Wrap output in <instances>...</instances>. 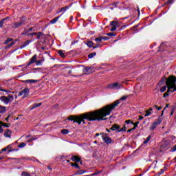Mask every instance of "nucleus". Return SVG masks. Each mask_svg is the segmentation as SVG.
I'll list each match as a JSON object with an SVG mask.
<instances>
[{
    "label": "nucleus",
    "mask_w": 176,
    "mask_h": 176,
    "mask_svg": "<svg viewBox=\"0 0 176 176\" xmlns=\"http://www.w3.org/2000/svg\"><path fill=\"white\" fill-rule=\"evenodd\" d=\"M98 47H101V45L100 44H96V45L93 47V49H98Z\"/></svg>",
    "instance_id": "a18cd8bd"
},
{
    "label": "nucleus",
    "mask_w": 176,
    "mask_h": 176,
    "mask_svg": "<svg viewBox=\"0 0 176 176\" xmlns=\"http://www.w3.org/2000/svg\"><path fill=\"white\" fill-rule=\"evenodd\" d=\"M3 122L2 121L0 122V126L2 127V126H3Z\"/></svg>",
    "instance_id": "680f3d73"
},
{
    "label": "nucleus",
    "mask_w": 176,
    "mask_h": 176,
    "mask_svg": "<svg viewBox=\"0 0 176 176\" xmlns=\"http://www.w3.org/2000/svg\"><path fill=\"white\" fill-rule=\"evenodd\" d=\"M30 137H31V135H26V138H30Z\"/></svg>",
    "instance_id": "338daca9"
},
{
    "label": "nucleus",
    "mask_w": 176,
    "mask_h": 176,
    "mask_svg": "<svg viewBox=\"0 0 176 176\" xmlns=\"http://www.w3.org/2000/svg\"><path fill=\"white\" fill-rule=\"evenodd\" d=\"M111 31H112V32L116 31V26H112Z\"/></svg>",
    "instance_id": "8fccbe9b"
},
{
    "label": "nucleus",
    "mask_w": 176,
    "mask_h": 176,
    "mask_svg": "<svg viewBox=\"0 0 176 176\" xmlns=\"http://www.w3.org/2000/svg\"><path fill=\"white\" fill-rule=\"evenodd\" d=\"M20 20V22H15L12 23V28L16 30V28H19V27H21L23 24H25V20H27V18H25V16H22Z\"/></svg>",
    "instance_id": "39448f33"
},
{
    "label": "nucleus",
    "mask_w": 176,
    "mask_h": 176,
    "mask_svg": "<svg viewBox=\"0 0 176 176\" xmlns=\"http://www.w3.org/2000/svg\"><path fill=\"white\" fill-rule=\"evenodd\" d=\"M9 16L2 19L0 21V28H2L3 27V24L6 23V20H8Z\"/></svg>",
    "instance_id": "4468645a"
},
{
    "label": "nucleus",
    "mask_w": 176,
    "mask_h": 176,
    "mask_svg": "<svg viewBox=\"0 0 176 176\" xmlns=\"http://www.w3.org/2000/svg\"><path fill=\"white\" fill-rule=\"evenodd\" d=\"M72 20H74V16H70V21H72Z\"/></svg>",
    "instance_id": "e2e57ef3"
},
{
    "label": "nucleus",
    "mask_w": 176,
    "mask_h": 176,
    "mask_svg": "<svg viewBox=\"0 0 176 176\" xmlns=\"http://www.w3.org/2000/svg\"><path fill=\"white\" fill-rule=\"evenodd\" d=\"M36 60L37 56L35 54L30 58V62L28 63V67H30V65H31V64H34V63H36Z\"/></svg>",
    "instance_id": "9d476101"
},
{
    "label": "nucleus",
    "mask_w": 176,
    "mask_h": 176,
    "mask_svg": "<svg viewBox=\"0 0 176 176\" xmlns=\"http://www.w3.org/2000/svg\"><path fill=\"white\" fill-rule=\"evenodd\" d=\"M144 119V117L142 116H139L138 120H142Z\"/></svg>",
    "instance_id": "864d4df0"
},
{
    "label": "nucleus",
    "mask_w": 176,
    "mask_h": 176,
    "mask_svg": "<svg viewBox=\"0 0 176 176\" xmlns=\"http://www.w3.org/2000/svg\"><path fill=\"white\" fill-rule=\"evenodd\" d=\"M168 93H172L171 91H168V90L164 94V97L166 98V97H168V96H169Z\"/></svg>",
    "instance_id": "c03bdc74"
},
{
    "label": "nucleus",
    "mask_w": 176,
    "mask_h": 176,
    "mask_svg": "<svg viewBox=\"0 0 176 176\" xmlns=\"http://www.w3.org/2000/svg\"><path fill=\"white\" fill-rule=\"evenodd\" d=\"M41 105H42L41 102H40V103H34L32 105V107H30V109L31 110L34 109V108H38V107H41Z\"/></svg>",
    "instance_id": "aec40b11"
},
{
    "label": "nucleus",
    "mask_w": 176,
    "mask_h": 176,
    "mask_svg": "<svg viewBox=\"0 0 176 176\" xmlns=\"http://www.w3.org/2000/svg\"><path fill=\"white\" fill-rule=\"evenodd\" d=\"M12 41H13V38H8L7 40L5 41L4 45H8V43H9V42H12Z\"/></svg>",
    "instance_id": "473e14b6"
},
{
    "label": "nucleus",
    "mask_w": 176,
    "mask_h": 176,
    "mask_svg": "<svg viewBox=\"0 0 176 176\" xmlns=\"http://www.w3.org/2000/svg\"><path fill=\"white\" fill-rule=\"evenodd\" d=\"M0 100L2 101V102H4V104H8L12 102V101L14 100V97L13 95H9L8 97L1 96Z\"/></svg>",
    "instance_id": "20e7f679"
},
{
    "label": "nucleus",
    "mask_w": 176,
    "mask_h": 176,
    "mask_svg": "<svg viewBox=\"0 0 176 176\" xmlns=\"http://www.w3.org/2000/svg\"><path fill=\"white\" fill-rule=\"evenodd\" d=\"M6 148H7V150H8V149H12V146H10V145L6 146Z\"/></svg>",
    "instance_id": "052dcab7"
},
{
    "label": "nucleus",
    "mask_w": 176,
    "mask_h": 176,
    "mask_svg": "<svg viewBox=\"0 0 176 176\" xmlns=\"http://www.w3.org/2000/svg\"><path fill=\"white\" fill-rule=\"evenodd\" d=\"M151 138H152V135H148L146 140L144 141L143 144H148V142H149V141H151Z\"/></svg>",
    "instance_id": "393cba45"
},
{
    "label": "nucleus",
    "mask_w": 176,
    "mask_h": 176,
    "mask_svg": "<svg viewBox=\"0 0 176 176\" xmlns=\"http://www.w3.org/2000/svg\"><path fill=\"white\" fill-rule=\"evenodd\" d=\"M157 111H160L162 109V107H157Z\"/></svg>",
    "instance_id": "69168bd1"
},
{
    "label": "nucleus",
    "mask_w": 176,
    "mask_h": 176,
    "mask_svg": "<svg viewBox=\"0 0 176 176\" xmlns=\"http://www.w3.org/2000/svg\"><path fill=\"white\" fill-rule=\"evenodd\" d=\"M31 43L30 40H27L25 42L23 43V44L20 47V49H24V47H26V46H28L30 43Z\"/></svg>",
    "instance_id": "dca6fc26"
},
{
    "label": "nucleus",
    "mask_w": 176,
    "mask_h": 176,
    "mask_svg": "<svg viewBox=\"0 0 176 176\" xmlns=\"http://www.w3.org/2000/svg\"><path fill=\"white\" fill-rule=\"evenodd\" d=\"M163 148H170L169 143L167 141H165L162 144Z\"/></svg>",
    "instance_id": "b1692460"
},
{
    "label": "nucleus",
    "mask_w": 176,
    "mask_h": 176,
    "mask_svg": "<svg viewBox=\"0 0 176 176\" xmlns=\"http://www.w3.org/2000/svg\"><path fill=\"white\" fill-rule=\"evenodd\" d=\"M61 17V16H57L50 21V24H56L57 21H58V19Z\"/></svg>",
    "instance_id": "f3484780"
},
{
    "label": "nucleus",
    "mask_w": 176,
    "mask_h": 176,
    "mask_svg": "<svg viewBox=\"0 0 176 176\" xmlns=\"http://www.w3.org/2000/svg\"><path fill=\"white\" fill-rule=\"evenodd\" d=\"M118 23L115 21H111V25L112 27H118Z\"/></svg>",
    "instance_id": "c756f323"
},
{
    "label": "nucleus",
    "mask_w": 176,
    "mask_h": 176,
    "mask_svg": "<svg viewBox=\"0 0 176 176\" xmlns=\"http://www.w3.org/2000/svg\"><path fill=\"white\" fill-rule=\"evenodd\" d=\"M36 140H38V136H35L33 138H30L27 140V142H32V141H35Z\"/></svg>",
    "instance_id": "cd10ccee"
},
{
    "label": "nucleus",
    "mask_w": 176,
    "mask_h": 176,
    "mask_svg": "<svg viewBox=\"0 0 176 176\" xmlns=\"http://www.w3.org/2000/svg\"><path fill=\"white\" fill-rule=\"evenodd\" d=\"M126 124H133V122L131 120H128L125 121Z\"/></svg>",
    "instance_id": "a19ab883"
},
{
    "label": "nucleus",
    "mask_w": 176,
    "mask_h": 176,
    "mask_svg": "<svg viewBox=\"0 0 176 176\" xmlns=\"http://www.w3.org/2000/svg\"><path fill=\"white\" fill-rule=\"evenodd\" d=\"M167 85L166 86H164L160 89V91L161 93H164V91H166V90H167Z\"/></svg>",
    "instance_id": "2f4dec72"
},
{
    "label": "nucleus",
    "mask_w": 176,
    "mask_h": 176,
    "mask_svg": "<svg viewBox=\"0 0 176 176\" xmlns=\"http://www.w3.org/2000/svg\"><path fill=\"white\" fill-rule=\"evenodd\" d=\"M70 164L72 167H75L76 168H80L79 165L78 164H74L72 162Z\"/></svg>",
    "instance_id": "58836bf2"
},
{
    "label": "nucleus",
    "mask_w": 176,
    "mask_h": 176,
    "mask_svg": "<svg viewBox=\"0 0 176 176\" xmlns=\"http://www.w3.org/2000/svg\"><path fill=\"white\" fill-rule=\"evenodd\" d=\"M6 122H9V117H7L6 119H5Z\"/></svg>",
    "instance_id": "0e129e2a"
},
{
    "label": "nucleus",
    "mask_w": 176,
    "mask_h": 176,
    "mask_svg": "<svg viewBox=\"0 0 176 176\" xmlns=\"http://www.w3.org/2000/svg\"><path fill=\"white\" fill-rule=\"evenodd\" d=\"M168 107V104H166L165 107L164 109H166Z\"/></svg>",
    "instance_id": "774afa93"
},
{
    "label": "nucleus",
    "mask_w": 176,
    "mask_h": 176,
    "mask_svg": "<svg viewBox=\"0 0 176 176\" xmlns=\"http://www.w3.org/2000/svg\"><path fill=\"white\" fill-rule=\"evenodd\" d=\"M172 115H174V109H171V111H170V116H172Z\"/></svg>",
    "instance_id": "5fc2aeb1"
},
{
    "label": "nucleus",
    "mask_w": 176,
    "mask_h": 176,
    "mask_svg": "<svg viewBox=\"0 0 176 176\" xmlns=\"http://www.w3.org/2000/svg\"><path fill=\"white\" fill-rule=\"evenodd\" d=\"M163 121V120L159 117L157 120H155V121L153 123L152 126L150 127V130L151 131H153V130H155L157 126L160 125L162 124V122Z\"/></svg>",
    "instance_id": "0eeeda50"
},
{
    "label": "nucleus",
    "mask_w": 176,
    "mask_h": 176,
    "mask_svg": "<svg viewBox=\"0 0 176 176\" xmlns=\"http://www.w3.org/2000/svg\"><path fill=\"white\" fill-rule=\"evenodd\" d=\"M16 44V42H12L10 44H8L6 47V49H9L10 47H12V46H13L14 45Z\"/></svg>",
    "instance_id": "c9c22d12"
},
{
    "label": "nucleus",
    "mask_w": 176,
    "mask_h": 176,
    "mask_svg": "<svg viewBox=\"0 0 176 176\" xmlns=\"http://www.w3.org/2000/svg\"><path fill=\"white\" fill-rule=\"evenodd\" d=\"M69 9V7L65 6L60 8V10L58 12V13H61V12H67Z\"/></svg>",
    "instance_id": "6ab92c4d"
},
{
    "label": "nucleus",
    "mask_w": 176,
    "mask_h": 176,
    "mask_svg": "<svg viewBox=\"0 0 176 176\" xmlns=\"http://www.w3.org/2000/svg\"><path fill=\"white\" fill-rule=\"evenodd\" d=\"M97 55V53H96V52H92V53H91V54H89V55H88V58H93V57H94L95 56H96Z\"/></svg>",
    "instance_id": "bb28decb"
},
{
    "label": "nucleus",
    "mask_w": 176,
    "mask_h": 176,
    "mask_svg": "<svg viewBox=\"0 0 176 176\" xmlns=\"http://www.w3.org/2000/svg\"><path fill=\"white\" fill-rule=\"evenodd\" d=\"M62 134L65 135L68 134L69 133V131L68 129H63L61 131Z\"/></svg>",
    "instance_id": "f704fd0d"
},
{
    "label": "nucleus",
    "mask_w": 176,
    "mask_h": 176,
    "mask_svg": "<svg viewBox=\"0 0 176 176\" xmlns=\"http://www.w3.org/2000/svg\"><path fill=\"white\" fill-rule=\"evenodd\" d=\"M152 113H151V111H149V110H146V114L144 115L145 118L150 116V115H151Z\"/></svg>",
    "instance_id": "ea45409f"
},
{
    "label": "nucleus",
    "mask_w": 176,
    "mask_h": 176,
    "mask_svg": "<svg viewBox=\"0 0 176 176\" xmlns=\"http://www.w3.org/2000/svg\"><path fill=\"white\" fill-rule=\"evenodd\" d=\"M110 130L112 131H118V133H122V131H126V125H124V127L120 129V126L114 124L112 125V127L110 128Z\"/></svg>",
    "instance_id": "423d86ee"
},
{
    "label": "nucleus",
    "mask_w": 176,
    "mask_h": 176,
    "mask_svg": "<svg viewBox=\"0 0 176 176\" xmlns=\"http://www.w3.org/2000/svg\"><path fill=\"white\" fill-rule=\"evenodd\" d=\"M164 171H166V169H161L160 173V174H163L164 173Z\"/></svg>",
    "instance_id": "603ef678"
},
{
    "label": "nucleus",
    "mask_w": 176,
    "mask_h": 176,
    "mask_svg": "<svg viewBox=\"0 0 176 176\" xmlns=\"http://www.w3.org/2000/svg\"><path fill=\"white\" fill-rule=\"evenodd\" d=\"M4 136L6 138H10L12 137V131L7 129L4 133Z\"/></svg>",
    "instance_id": "ddd939ff"
},
{
    "label": "nucleus",
    "mask_w": 176,
    "mask_h": 176,
    "mask_svg": "<svg viewBox=\"0 0 176 176\" xmlns=\"http://www.w3.org/2000/svg\"><path fill=\"white\" fill-rule=\"evenodd\" d=\"M102 138L103 141H104V142L107 144V145H109V144H111L112 142V139H111V138H109V136H108V134L107 133L103 134L102 135Z\"/></svg>",
    "instance_id": "1a4fd4ad"
},
{
    "label": "nucleus",
    "mask_w": 176,
    "mask_h": 176,
    "mask_svg": "<svg viewBox=\"0 0 176 176\" xmlns=\"http://www.w3.org/2000/svg\"><path fill=\"white\" fill-rule=\"evenodd\" d=\"M176 77L171 76L168 78L166 77H162V78L160 81V85H163V83H166L168 87V91H176Z\"/></svg>",
    "instance_id": "f03ea898"
},
{
    "label": "nucleus",
    "mask_w": 176,
    "mask_h": 176,
    "mask_svg": "<svg viewBox=\"0 0 176 176\" xmlns=\"http://www.w3.org/2000/svg\"><path fill=\"white\" fill-rule=\"evenodd\" d=\"M24 95L23 90L19 91V94H18V97H21V96Z\"/></svg>",
    "instance_id": "de8ad7c7"
},
{
    "label": "nucleus",
    "mask_w": 176,
    "mask_h": 176,
    "mask_svg": "<svg viewBox=\"0 0 176 176\" xmlns=\"http://www.w3.org/2000/svg\"><path fill=\"white\" fill-rule=\"evenodd\" d=\"M126 98H127V96H124L122 98H120V100H116L113 104H109L102 107V109H104V108L107 107L105 110H103V112H107L108 111H110L109 114H107V116L111 115V112H112V111H113V109H115V108H116V107H118V105L120 104V101H124V100H126Z\"/></svg>",
    "instance_id": "7ed1b4c3"
},
{
    "label": "nucleus",
    "mask_w": 176,
    "mask_h": 176,
    "mask_svg": "<svg viewBox=\"0 0 176 176\" xmlns=\"http://www.w3.org/2000/svg\"><path fill=\"white\" fill-rule=\"evenodd\" d=\"M6 112V107L0 105V113H5Z\"/></svg>",
    "instance_id": "5701e85b"
},
{
    "label": "nucleus",
    "mask_w": 176,
    "mask_h": 176,
    "mask_svg": "<svg viewBox=\"0 0 176 176\" xmlns=\"http://www.w3.org/2000/svg\"><path fill=\"white\" fill-rule=\"evenodd\" d=\"M22 91L23 93V96L22 98H25L28 97V96H30V89L25 88L22 90Z\"/></svg>",
    "instance_id": "9b49d317"
},
{
    "label": "nucleus",
    "mask_w": 176,
    "mask_h": 176,
    "mask_svg": "<svg viewBox=\"0 0 176 176\" xmlns=\"http://www.w3.org/2000/svg\"><path fill=\"white\" fill-rule=\"evenodd\" d=\"M108 39H109V37H107V36L102 37L103 41H108Z\"/></svg>",
    "instance_id": "3c124183"
},
{
    "label": "nucleus",
    "mask_w": 176,
    "mask_h": 176,
    "mask_svg": "<svg viewBox=\"0 0 176 176\" xmlns=\"http://www.w3.org/2000/svg\"><path fill=\"white\" fill-rule=\"evenodd\" d=\"M71 160H72V162H77V163H79V162H80V158L78 156L73 155L71 157Z\"/></svg>",
    "instance_id": "2eb2a0df"
},
{
    "label": "nucleus",
    "mask_w": 176,
    "mask_h": 176,
    "mask_svg": "<svg viewBox=\"0 0 176 176\" xmlns=\"http://www.w3.org/2000/svg\"><path fill=\"white\" fill-rule=\"evenodd\" d=\"M133 126H134V127L133 128V130H135V129H137V127H138V124H140V122H133V124H132Z\"/></svg>",
    "instance_id": "c85d7f7f"
},
{
    "label": "nucleus",
    "mask_w": 176,
    "mask_h": 176,
    "mask_svg": "<svg viewBox=\"0 0 176 176\" xmlns=\"http://www.w3.org/2000/svg\"><path fill=\"white\" fill-rule=\"evenodd\" d=\"M93 45H94V43L91 41L87 42V46H88V47H93Z\"/></svg>",
    "instance_id": "a878e982"
},
{
    "label": "nucleus",
    "mask_w": 176,
    "mask_h": 176,
    "mask_svg": "<svg viewBox=\"0 0 176 176\" xmlns=\"http://www.w3.org/2000/svg\"><path fill=\"white\" fill-rule=\"evenodd\" d=\"M3 127H10V124L4 123Z\"/></svg>",
    "instance_id": "49530a36"
},
{
    "label": "nucleus",
    "mask_w": 176,
    "mask_h": 176,
    "mask_svg": "<svg viewBox=\"0 0 176 176\" xmlns=\"http://www.w3.org/2000/svg\"><path fill=\"white\" fill-rule=\"evenodd\" d=\"M58 54H59V56H60L63 58H64V57H65V52L63 50H59L58 52Z\"/></svg>",
    "instance_id": "412c9836"
},
{
    "label": "nucleus",
    "mask_w": 176,
    "mask_h": 176,
    "mask_svg": "<svg viewBox=\"0 0 176 176\" xmlns=\"http://www.w3.org/2000/svg\"><path fill=\"white\" fill-rule=\"evenodd\" d=\"M6 151H8V148H4L1 150V152H6Z\"/></svg>",
    "instance_id": "6e6d98bb"
},
{
    "label": "nucleus",
    "mask_w": 176,
    "mask_h": 176,
    "mask_svg": "<svg viewBox=\"0 0 176 176\" xmlns=\"http://www.w3.org/2000/svg\"><path fill=\"white\" fill-rule=\"evenodd\" d=\"M133 130H135V129H133V128L131 129H129V130L127 131V133H131V131H133Z\"/></svg>",
    "instance_id": "13d9d810"
},
{
    "label": "nucleus",
    "mask_w": 176,
    "mask_h": 176,
    "mask_svg": "<svg viewBox=\"0 0 176 176\" xmlns=\"http://www.w3.org/2000/svg\"><path fill=\"white\" fill-rule=\"evenodd\" d=\"M122 87H123V85L119 84V82H114L108 85V88L112 89L113 90H119V89H122Z\"/></svg>",
    "instance_id": "6e6552de"
},
{
    "label": "nucleus",
    "mask_w": 176,
    "mask_h": 176,
    "mask_svg": "<svg viewBox=\"0 0 176 176\" xmlns=\"http://www.w3.org/2000/svg\"><path fill=\"white\" fill-rule=\"evenodd\" d=\"M44 61H45L44 58L36 60V65H37V66L42 65V63H43Z\"/></svg>",
    "instance_id": "4be33fe9"
},
{
    "label": "nucleus",
    "mask_w": 176,
    "mask_h": 176,
    "mask_svg": "<svg viewBox=\"0 0 176 176\" xmlns=\"http://www.w3.org/2000/svg\"><path fill=\"white\" fill-rule=\"evenodd\" d=\"M106 35H107V36H116V34L113 33V32H109L106 34Z\"/></svg>",
    "instance_id": "4c0bfd02"
},
{
    "label": "nucleus",
    "mask_w": 176,
    "mask_h": 176,
    "mask_svg": "<svg viewBox=\"0 0 176 176\" xmlns=\"http://www.w3.org/2000/svg\"><path fill=\"white\" fill-rule=\"evenodd\" d=\"M23 82V83H37L38 80H26Z\"/></svg>",
    "instance_id": "a211bd4d"
},
{
    "label": "nucleus",
    "mask_w": 176,
    "mask_h": 176,
    "mask_svg": "<svg viewBox=\"0 0 176 176\" xmlns=\"http://www.w3.org/2000/svg\"><path fill=\"white\" fill-rule=\"evenodd\" d=\"M155 175L156 176H160V175H162V173H160V172H158Z\"/></svg>",
    "instance_id": "bf43d9fd"
},
{
    "label": "nucleus",
    "mask_w": 176,
    "mask_h": 176,
    "mask_svg": "<svg viewBox=\"0 0 176 176\" xmlns=\"http://www.w3.org/2000/svg\"><path fill=\"white\" fill-rule=\"evenodd\" d=\"M26 145H27L26 143L22 142V143H21V144L18 146V148H24V147L26 146Z\"/></svg>",
    "instance_id": "e433bc0d"
},
{
    "label": "nucleus",
    "mask_w": 176,
    "mask_h": 176,
    "mask_svg": "<svg viewBox=\"0 0 176 176\" xmlns=\"http://www.w3.org/2000/svg\"><path fill=\"white\" fill-rule=\"evenodd\" d=\"M3 133V129H2V126H0V133Z\"/></svg>",
    "instance_id": "4d7b16f0"
},
{
    "label": "nucleus",
    "mask_w": 176,
    "mask_h": 176,
    "mask_svg": "<svg viewBox=\"0 0 176 176\" xmlns=\"http://www.w3.org/2000/svg\"><path fill=\"white\" fill-rule=\"evenodd\" d=\"M1 91H3L4 93H7V94H9V93H12V91L6 89H1Z\"/></svg>",
    "instance_id": "37998d69"
},
{
    "label": "nucleus",
    "mask_w": 176,
    "mask_h": 176,
    "mask_svg": "<svg viewBox=\"0 0 176 176\" xmlns=\"http://www.w3.org/2000/svg\"><path fill=\"white\" fill-rule=\"evenodd\" d=\"M95 41H96V42H98V43H100L102 42V36H100V37L96 38H95Z\"/></svg>",
    "instance_id": "72a5a7b5"
},
{
    "label": "nucleus",
    "mask_w": 176,
    "mask_h": 176,
    "mask_svg": "<svg viewBox=\"0 0 176 176\" xmlns=\"http://www.w3.org/2000/svg\"><path fill=\"white\" fill-rule=\"evenodd\" d=\"M108 107L81 114L79 116H70L67 118V120H71L73 123H78V124H81L82 122L85 124V119L88 120V122H93L94 120H107L105 117H107V115H109V112H111V110L104 111Z\"/></svg>",
    "instance_id": "f257e3e1"
},
{
    "label": "nucleus",
    "mask_w": 176,
    "mask_h": 176,
    "mask_svg": "<svg viewBox=\"0 0 176 176\" xmlns=\"http://www.w3.org/2000/svg\"><path fill=\"white\" fill-rule=\"evenodd\" d=\"M94 71V67H85L84 69V73L89 74H91V72H93Z\"/></svg>",
    "instance_id": "f8f14e48"
},
{
    "label": "nucleus",
    "mask_w": 176,
    "mask_h": 176,
    "mask_svg": "<svg viewBox=\"0 0 176 176\" xmlns=\"http://www.w3.org/2000/svg\"><path fill=\"white\" fill-rule=\"evenodd\" d=\"M21 176H31V175H30V173H28L27 172H23L21 173Z\"/></svg>",
    "instance_id": "79ce46f5"
},
{
    "label": "nucleus",
    "mask_w": 176,
    "mask_h": 176,
    "mask_svg": "<svg viewBox=\"0 0 176 176\" xmlns=\"http://www.w3.org/2000/svg\"><path fill=\"white\" fill-rule=\"evenodd\" d=\"M81 174H85V170H79L76 173V175H81Z\"/></svg>",
    "instance_id": "7c9ffc66"
},
{
    "label": "nucleus",
    "mask_w": 176,
    "mask_h": 176,
    "mask_svg": "<svg viewBox=\"0 0 176 176\" xmlns=\"http://www.w3.org/2000/svg\"><path fill=\"white\" fill-rule=\"evenodd\" d=\"M28 36H34V35H37L36 32H33V33H30L29 34H28Z\"/></svg>",
    "instance_id": "09e8293b"
}]
</instances>
